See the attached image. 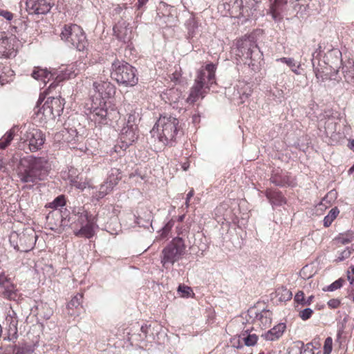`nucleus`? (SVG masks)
<instances>
[{
	"mask_svg": "<svg viewBox=\"0 0 354 354\" xmlns=\"http://www.w3.org/2000/svg\"><path fill=\"white\" fill-rule=\"evenodd\" d=\"M0 16H2L8 21L11 20L13 17V15L10 12L4 10H0Z\"/></svg>",
	"mask_w": 354,
	"mask_h": 354,
	"instance_id": "4d7b16f0",
	"label": "nucleus"
},
{
	"mask_svg": "<svg viewBox=\"0 0 354 354\" xmlns=\"http://www.w3.org/2000/svg\"><path fill=\"white\" fill-rule=\"evenodd\" d=\"M64 78L61 77L59 75H57L55 80L52 82L50 86L48 88V91H51L52 89L55 88L57 85L58 83L60 82Z\"/></svg>",
	"mask_w": 354,
	"mask_h": 354,
	"instance_id": "6e6d98bb",
	"label": "nucleus"
},
{
	"mask_svg": "<svg viewBox=\"0 0 354 354\" xmlns=\"http://www.w3.org/2000/svg\"><path fill=\"white\" fill-rule=\"evenodd\" d=\"M55 75L54 73L48 71L40 67H35L31 76L37 80H41L46 85V83Z\"/></svg>",
	"mask_w": 354,
	"mask_h": 354,
	"instance_id": "4be33fe9",
	"label": "nucleus"
},
{
	"mask_svg": "<svg viewBox=\"0 0 354 354\" xmlns=\"http://www.w3.org/2000/svg\"><path fill=\"white\" fill-rule=\"evenodd\" d=\"M0 286L5 289L4 295L8 297L15 295V289L13 284H11L3 274H0Z\"/></svg>",
	"mask_w": 354,
	"mask_h": 354,
	"instance_id": "a878e982",
	"label": "nucleus"
},
{
	"mask_svg": "<svg viewBox=\"0 0 354 354\" xmlns=\"http://www.w3.org/2000/svg\"><path fill=\"white\" fill-rule=\"evenodd\" d=\"M205 88L202 87L201 84H196L194 82V85L192 87L189 95L188 97V102L191 103L195 102L200 97H204V93H206Z\"/></svg>",
	"mask_w": 354,
	"mask_h": 354,
	"instance_id": "b1692460",
	"label": "nucleus"
},
{
	"mask_svg": "<svg viewBox=\"0 0 354 354\" xmlns=\"http://www.w3.org/2000/svg\"><path fill=\"white\" fill-rule=\"evenodd\" d=\"M186 246L180 237L174 238L162 251L161 263L165 268L178 261L185 253Z\"/></svg>",
	"mask_w": 354,
	"mask_h": 354,
	"instance_id": "20e7f679",
	"label": "nucleus"
},
{
	"mask_svg": "<svg viewBox=\"0 0 354 354\" xmlns=\"http://www.w3.org/2000/svg\"><path fill=\"white\" fill-rule=\"evenodd\" d=\"M26 6L29 14L44 15L51 9L50 0H26Z\"/></svg>",
	"mask_w": 354,
	"mask_h": 354,
	"instance_id": "9b49d317",
	"label": "nucleus"
},
{
	"mask_svg": "<svg viewBox=\"0 0 354 354\" xmlns=\"http://www.w3.org/2000/svg\"><path fill=\"white\" fill-rule=\"evenodd\" d=\"M110 187L111 182L106 181L104 184L101 185L99 191L95 194L94 197L97 200L104 198L109 193Z\"/></svg>",
	"mask_w": 354,
	"mask_h": 354,
	"instance_id": "c9c22d12",
	"label": "nucleus"
},
{
	"mask_svg": "<svg viewBox=\"0 0 354 354\" xmlns=\"http://www.w3.org/2000/svg\"><path fill=\"white\" fill-rule=\"evenodd\" d=\"M82 294L75 295L67 304V313L71 316H79L82 308Z\"/></svg>",
	"mask_w": 354,
	"mask_h": 354,
	"instance_id": "2eb2a0df",
	"label": "nucleus"
},
{
	"mask_svg": "<svg viewBox=\"0 0 354 354\" xmlns=\"http://www.w3.org/2000/svg\"><path fill=\"white\" fill-rule=\"evenodd\" d=\"M37 239L32 228H26L21 233L12 232L10 236V242L17 251L27 252L35 247Z\"/></svg>",
	"mask_w": 354,
	"mask_h": 354,
	"instance_id": "423d86ee",
	"label": "nucleus"
},
{
	"mask_svg": "<svg viewBox=\"0 0 354 354\" xmlns=\"http://www.w3.org/2000/svg\"><path fill=\"white\" fill-rule=\"evenodd\" d=\"M337 123L333 118H328L325 122V131L328 136H333L337 131Z\"/></svg>",
	"mask_w": 354,
	"mask_h": 354,
	"instance_id": "473e14b6",
	"label": "nucleus"
},
{
	"mask_svg": "<svg viewBox=\"0 0 354 354\" xmlns=\"http://www.w3.org/2000/svg\"><path fill=\"white\" fill-rule=\"evenodd\" d=\"M302 349L301 353L303 354H315L313 352V348H315L316 346H313V343H308L306 345L302 344Z\"/></svg>",
	"mask_w": 354,
	"mask_h": 354,
	"instance_id": "09e8293b",
	"label": "nucleus"
},
{
	"mask_svg": "<svg viewBox=\"0 0 354 354\" xmlns=\"http://www.w3.org/2000/svg\"><path fill=\"white\" fill-rule=\"evenodd\" d=\"M140 114L139 113L133 111H131L128 115V118L126 122V126L124 127L129 128H137L136 124L138 121H140Z\"/></svg>",
	"mask_w": 354,
	"mask_h": 354,
	"instance_id": "2f4dec72",
	"label": "nucleus"
},
{
	"mask_svg": "<svg viewBox=\"0 0 354 354\" xmlns=\"http://www.w3.org/2000/svg\"><path fill=\"white\" fill-rule=\"evenodd\" d=\"M113 78L119 84L125 86H133L138 81L135 68L127 62H120L119 60L112 63Z\"/></svg>",
	"mask_w": 354,
	"mask_h": 354,
	"instance_id": "39448f33",
	"label": "nucleus"
},
{
	"mask_svg": "<svg viewBox=\"0 0 354 354\" xmlns=\"http://www.w3.org/2000/svg\"><path fill=\"white\" fill-rule=\"evenodd\" d=\"M178 291L183 293V296L184 297H188L190 294V292H192V289L190 287L185 286V285H180L178 288Z\"/></svg>",
	"mask_w": 354,
	"mask_h": 354,
	"instance_id": "3c124183",
	"label": "nucleus"
},
{
	"mask_svg": "<svg viewBox=\"0 0 354 354\" xmlns=\"http://www.w3.org/2000/svg\"><path fill=\"white\" fill-rule=\"evenodd\" d=\"M333 339L330 337H328L324 342V354H330L333 348Z\"/></svg>",
	"mask_w": 354,
	"mask_h": 354,
	"instance_id": "de8ad7c7",
	"label": "nucleus"
},
{
	"mask_svg": "<svg viewBox=\"0 0 354 354\" xmlns=\"http://www.w3.org/2000/svg\"><path fill=\"white\" fill-rule=\"evenodd\" d=\"M283 11V7L277 6L276 5L270 4L269 14L271 15L272 19L275 22H279L283 17L281 12Z\"/></svg>",
	"mask_w": 354,
	"mask_h": 354,
	"instance_id": "c756f323",
	"label": "nucleus"
},
{
	"mask_svg": "<svg viewBox=\"0 0 354 354\" xmlns=\"http://www.w3.org/2000/svg\"><path fill=\"white\" fill-rule=\"evenodd\" d=\"M97 115L101 116L102 118H106L108 115V111L107 108L104 109L103 108L100 110L98 113H97Z\"/></svg>",
	"mask_w": 354,
	"mask_h": 354,
	"instance_id": "0e129e2a",
	"label": "nucleus"
},
{
	"mask_svg": "<svg viewBox=\"0 0 354 354\" xmlns=\"http://www.w3.org/2000/svg\"><path fill=\"white\" fill-rule=\"evenodd\" d=\"M66 204V200L63 195L57 196L54 201L50 204V207L52 208H58L64 206Z\"/></svg>",
	"mask_w": 354,
	"mask_h": 354,
	"instance_id": "79ce46f5",
	"label": "nucleus"
},
{
	"mask_svg": "<svg viewBox=\"0 0 354 354\" xmlns=\"http://www.w3.org/2000/svg\"><path fill=\"white\" fill-rule=\"evenodd\" d=\"M216 66L212 63L206 65L197 72L194 82L205 89L209 90L212 84H216L215 72Z\"/></svg>",
	"mask_w": 354,
	"mask_h": 354,
	"instance_id": "6e6552de",
	"label": "nucleus"
},
{
	"mask_svg": "<svg viewBox=\"0 0 354 354\" xmlns=\"http://www.w3.org/2000/svg\"><path fill=\"white\" fill-rule=\"evenodd\" d=\"M194 192L193 189L190 190L188 194H187L186 201H185V205L187 207H189V201L190 198L194 196Z\"/></svg>",
	"mask_w": 354,
	"mask_h": 354,
	"instance_id": "680f3d73",
	"label": "nucleus"
},
{
	"mask_svg": "<svg viewBox=\"0 0 354 354\" xmlns=\"http://www.w3.org/2000/svg\"><path fill=\"white\" fill-rule=\"evenodd\" d=\"M272 313L269 310H263L259 313H256V320L259 321L261 328L269 327L272 322Z\"/></svg>",
	"mask_w": 354,
	"mask_h": 354,
	"instance_id": "393cba45",
	"label": "nucleus"
},
{
	"mask_svg": "<svg viewBox=\"0 0 354 354\" xmlns=\"http://www.w3.org/2000/svg\"><path fill=\"white\" fill-rule=\"evenodd\" d=\"M109 83L104 82L100 88H98V92L101 94L102 97L103 99L108 98L109 99L110 90L109 89Z\"/></svg>",
	"mask_w": 354,
	"mask_h": 354,
	"instance_id": "c03bdc74",
	"label": "nucleus"
},
{
	"mask_svg": "<svg viewBox=\"0 0 354 354\" xmlns=\"http://www.w3.org/2000/svg\"><path fill=\"white\" fill-rule=\"evenodd\" d=\"M344 73L345 81L354 86V68Z\"/></svg>",
	"mask_w": 354,
	"mask_h": 354,
	"instance_id": "a18cd8bd",
	"label": "nucleus"
},
{
	"mask_svg": "<svg viewBox=\"0 0 354 354\" xmlns=\"http://www.w3.org/2000/svg\"><path fill=\"white\" fill-rule=\"evenodd\" d=\"M266 197L268 198L269 201L274 205L279 206L281 205L283 203H285V198L282 196L281 192H267Z\"/></svg>",
	"mask_w": 354,
	"mask_h": 354,
	"instance_id": "bb28decb",
	"label": "nucleus"
},
{
	"mask_svg": "<svg viewBox=\"0 0 354 354\" xmlns=\"http://www.w3.org/2000/svg\"><path fill=\"white\" fill-rule=\"evenodd\" d=\"M48 104V102H45L42 107L36 113L37 118L41 122H46L48 120H54L57 116Z\"/></svg>",
	"mask_w": 354,
	"mask_h": 354,
	"instance_id": "412c9836",
	"label": "nucleus"
},
{
	"mask_svg": "<svg viewBox=\"0 0 354 354\" xmlns=\"http://www.w3.org/2000/svg\"><path fill=\"white\" fill-rule=\"evenodd\" d=\"M270 180L271 183L279 187H283L288 184V176L278 173L272 174Z\"/></svg>",
	"mask_w": 354,
	"mask_h": 354,
	"instance_id": "c85d7f7f",
	"label": "nucleus"
},
{
	"mask_svg": "<svg viewBox=\"0 0 354 354\" xmlns=\"http://www.w3.org/2000/svg\"><path fill=\"white\" fill-rule=\"evenodd\" d=\"M49 170L50 165L46 159L30 156L20 160L17 174L21 182L33 185L44 180Z\"/></svg>",
	"mask_w": 354,
	"mask_h": 354,
	"instance_id": "f257e3e1",
	"label": "nucleus"
},
{
	"mask_svg": "<svg viewBox=\"0 0 354 354\" xmlns=\"http://www.w3.org/2000/svg\"><path fill=\"white\" fill-rule=\"evenodd\" d=\"M73 230L74 234L77 237L90 239L94 234L93 223L92 221L79 227H75Z\"/></svg>",
	"mask_w": 354,
	"mask_h": 354,
	"instance_id": "aec40b11",
	"label": "nucleus"
},
{
	"mask_svg": "<svg viewBox=\"0 0 354 354\" xmlns=\"http://www.w3.org/2000/svg\"><path fill=\"white\" fill-rule=\"evenodd\" d=\"M186 26L187 28V39H192L197 35L198 24L194 18H190L186 22Z\"/></svg>",
	"mask_w": 354,
	"mask_h": 354,
	"instance_id": "cd10ccee",
	"label": "nucleus"
},
{
	"mask_svg": "<svg viewBox=\"0 0 354 354\" xmlns=\"http://www.w3.org/2000/svg\"><path fill=\"white\" fill-rule=\"evenodd\" d=\"M114 117L116 118L118 116H120V110H115L113 106H112V117Z\"/></svg>",
	"mask_w": 354,
	"mask_h": 354,
	"instance_id": "774afa93",
	"label": "nucleus"
},
{
	"mask_svg": "<svg viewBox=\"0 0 354 354\" xmlns=\"http://www.w3.org/2000/svg\"><path fill=\"white\" fill-rule=\"evenodd\" d=\"M230 3H233L231 6L228 5V10H232L235 12L239 11V14L243 17H253L257 8V1L256 0H230Z\"/></svg>",
	"mask_w": 354,
	"mask_h": 354,
	"instance_id": "1a4fd4ad",
	"label": "nucleus"
},
{
	"mask_svg": "<svg viewBox=\"0 0 354 354\" xmlns=\"http://www.w3.org/2000/svg\"><path fill=\"white\" fill-rule=\"evenodd\" d=\"M258 339V336L256 334L252 333V335H248L245 337H243L242 341L244 342L245 346H253L257 344Z\"/></svg>",
	"mask_w": 354,
	"mask_h": 354,
	"instance_id": "ea45409f",
	"label": "nucleus"
},
{
	"mask_svg": "<svg viewBox=\"0 0 354 354\" xmlns=\"http://www.w3.org/2000/svg\"><path fill=\"white\" fill-rule=\"evenodd\" d=\"M353 241V234H348L346 237H339V241L342 244H347Z\"/></svg>",
	"mask_w": 354,
	"mask_h": 354,
	"instance_id": "13d9d810",
	"label": "nucleus"
},
{
	"mask_svg": "<svg viewBox=\"0 0 354 354\" xmlns=\"http://www.w3.org/2000/svg\"><path fill=\"white\" fill-rule=\"evenodd\" d=\"M313 299H314L313 295L308 297L306 299H305L303 306L310 305L312 303Z\"/></svg>",
	"mask_w": 354,
	"mask_h": 354,
	"instance_id": "338daca9",
	"label": "nucleus"
},
{
	"mask_svg": "<svg viewBox=\"0 0 354 354\" xmlns=\"http://www.w3.org/2000/svg\"><path fill=\"white\" fill-rule=\"evenodd\" d=\"M164 95L166 96L170 104L176 103L178 101V98L180 97V93L178 89L175 88H171L167 91L164 93Z\"/></svg>",
	"mask_w": 354,
	"mask_h": 354,
	"instance_id": "e433bc0d",
	"label": "nucleus"
},
{
	"mask_svg": "<svg viewBox=\"0 0 354 354\" xmlns=\"http://www.w3.org/2000/svg\"><path fill=\"white\" fill-rule=\"evenodd\" d=\"M252 333H251L250 332H249V330H243L241 332V333L239 335V341H242L243 340V337H245L248 335H252Z\"/></svg>",
	"mask_w": 354,
	"mask_h": 354,
	"instance_id": "69168bd1",
	"label": "nucleus"
},
{
	"mask_svg": "<svg viewBox=\"0 0 354 354\" xmlns=\"http://www.w3.org/2000/svg\"><path fill=\"white\" fill-rule=\"evenodd\" d=\"M59 37L66 45L79 51L84 50L88 46L83 29L75 24H64L61 28Z\"/></svg>",
	"mask_w": 354,
	"mask_h": 354,
	"instance_id": "f03ea898",
	"label": "nucleus"
},
{
	"mask_svg": "<svg viewBox=\"0 0 354 354\" xmlns=\"http://www.w3.org/2000/svg\"><path fill=\"white\" fill-rule=\"evenodd\" d=\"M239 55L245 57L246 59H253L254 54L258 55L259 49L253 39L250 38H245L238 41Z\"/></svg>",
	"mask_w": 354,
	"mask_h": 354,
	"instance_id": "9d476101",
	"label": "nucleus"
},
{
	"mask_svg": "<svg viewBox=\"0 0 354 354\" xmlns=\"http://www.w3.org/2000/svg\"><path fill=\"white\" fill-rule=\"evenodd\" d=\"M351 270L348 271L347 277L348 280L350 281V283H354V266L350 267Z\"/></svg>",
	"mask_w": 354,
	"mask_h": 354,
	"instance_id": "bf43d9fd",
	"label": "nucleus"
},
{
	"mask_svg": "<svg viewBox=\"0 0 354 354\" xmlns=\"http://www.w3.org/2000/svg\"><path fill=\"white\" fill-rule=\"evenodd\" d=\"M341 301L338 299H331L328 301V306L330 308H337L340 306Z\"/></svg>",
	"mask_w": 354,
	"mask_h": 354,
	"instance_id": "5fc2aeb1",
	"label": "nucleus"
},
{
	"mask_svg": "<svg viewBox=\"0 0 354 354\" xmlns=\"http://www.w3.org/2000/svg\"><path fill=\"white\" fill-rule=\"evenodd\" d=\"M313 313V310L310 308H306L299 312L300 318L304 320H308L310 319Z\"/></svg>",
	"mask_w": 354,
	"mask_h": 354,
	"instance_id": "49530a36",
	"label": "nucleus"
},
{
	"mask_svg": "<svg viewBox=\"0 0 354 354\" xmlns=\"http://www.w3.org/2000/svg\"><path fill=\"white\" fill-rule=\"evenodd\" d=\"M277 62H281L282 63L286 64L292 70L293 73L297 75L299 74L298 71V68L300 66L299 64H297L293 58L291 57H281L277 60Z\"/></svg>",
	"mask_w": 354,
	"mask_h": 354,
	"instance_id": "7c9ffc66",
	"label": "nucleus"
},
{
	"mask_svg": "<svg viewBox=\"0 0 354 354\" xmlns=\"http://www.w3.org/2000/svg\"><path fill=\"white\" fill-rule=\"evenodd\" d=\"M14 41L15 38L8 37L5 33L0 35V57L10 58L15 56L16 51L14 48Z\"/></svg>",
	"mask_w": 354,
	"mask_h": 354,
	"instance_id": "f8f14e48",
	"label": "nucleus"
},
{
	"mask_svg": "<svg viewBox=\"0 0 354 354\" xmlns=\"http://www.w3.org/2000/svg\"><path fill=\"white\" fill-rule=\"evenodd\" d=\"M137 128L123 127L121 130L120 140L123 143V147L125 148L132 145V143L137 139L138 136L136 133Z\"/></svg>",
	"mask_w": 354,
	"mask_h": 354,
	"instance_id": "f3484780",
	"label": "nucleus"
},
{
	"mask_svg": "<svg viewBox=\"0 0 354 354\" xmlns=\"http://www.w3.org/2000/svg\"><path fill=\"white\" fill-rule=\"evenodd\" d=\"M305 297H304V293L303 291H298L297 294L295 296V301L303 306L304 303Z\"/></svg>",
	"mask_w": 354,
	"mask_h": 354,
	"instance_id": "864d4df0",
	"label": "nucleus"
},
{
	"mask_svg": "<svg viewBox=\"0 0 354 354\" xmlns=\"http://www.w3.org/2000/svg\"><path fill=\"white\" fill-rule=\"evenodd\" d=\"M351 253H352V250H351V248H347L346 249H345L344 251L342 252V253L340 254V256L338 257L337 261H344V259L348 258L351 256Z\"/></svg>",
	"mask_w": 354,
	"mask_h": 354,
	"instance_id": "8fccbe9b",
	"label": "nucleus"
},
{
	"mask_svg": "<svg viewBox=\"0 0 354 354\" xmlns=\"http://www.w3.org/2000/svg\"><path fill=\"white\" fill-rule=\"evenodd\" d=\"M21 140L26 143L31 151H36L41 149L45 141V136L40 129L35 127H28L21 136Z\"/></svg>",
	"mask_w": 354,
	"mask_h": 354,
	"instance_id": "0eeeda50",
	"label": "nucleus"
},
{
	"mask_svg": "<svg viewBox=\"0 0 354 354\" xmlns=\"http://www.w3.org/2000/svg\"><path fill=\"white\" fill-rule=\"evenodd\" d=\"M13 354H24L23 347L15 346L13 348Z\"/></svg>",
	"mask_w": 354,
	"mask_h": 354,
	"instance_id": "e2e57ef3",
	"label": "nucleus"
},
{
	"mask_svg": "<svg viewBox=\"0 0 354 354\" xmlns=\"http://www.w3.org/2000/svg\"><path fill=\"white\" fill-rule=\"evenodd\" d=\"M71 221L70 225L72 229L79 227L91 221L88 212L82 208L74 209L73 210V215L70 216L68 221L70 222Z\"/></svg>",
	"mask_w": 354,
	"mask_h": 354,
	"instance_id": "ddd939ff",
	"label": "nucleus"
},
{
	"mask_svg": "<svg viewBox=\"0 0 354 354\" xmlns=\"http://www.w3.org/2000/svg\"><path fill=\"white\" fill-rule=\"evenodd\" d=\"M14 137V130L10 129L0 140V148L6 149L11 142Z\"/></svg>",
	"mask_w": 354,
	"mask_h": 354,
	"instance_id": "72a5a7b5",
	"label": "nucleus"
},
{
	"mask_svg": "<svg viewBox=\"0 0 354 354\" xmlns=\"http://www.w3.org/2000/svg\"><path fill=\"white\" fill-rule=\"evenodd\" d=\"M286 326L283 323L274 326L272 328L263 334L261 336L268 341H276L282 336Z\"/></svg>",
	"mask_w": 354,
	"mask_h": 354,
	"instance_id": "a211bd4d",
	"label": "nucleus"
},
{
	"mask_svg": "<svg viewBox=\"0 0 354 354\" xmlns=\"http://www.w3.org/2000/svg\"><path fill=\"white\" fill-rule=\"evenodd\" d=\"M339 212V211L337 207L331 209L328 215H326L324 218V225L325 227H329L333 220L337 217Z\"/></svg>",
	"mask_w": 354,
	"mask_h": 354,
	"instance_id": "f704fd0d",
	"label": "nucleus"
},
{
	"mask_svg": "<svg viewBox=\"0 0 354 354\" xmlns=\"http://www.w3.org/2000/svg\"><path fill=\"white\" fill-rule=\"evenodd\" d=\"M6 322L7 325L8 326V339L10 340L16 339L17 337V324H18V318L17 314L15 311H10L6 316Z\"/></svg>",
	"mask_w": 354,
	"mask_h": 354,
	"instance_id": "4468645a",
	"label": "nucleus"
},
{
	"mask_svg": "<svg viewBox=\"0 0 354 354\" xmlns=\"http://www.w3.org/2000/svg\"><path fill=\"white\" fill-rule=\"evenodd\" d=\"M315 53H314L313 54V58L312 59V64H313L314 72L315 73L317 80L319 82H323L326 80L332 79L331 75L329 73L330 68L327 66H322L319 65L320 67H319V66L315 67V58H314ZM324 65H326V64L324 63Z\"/></svg>",
	"mask_w": 354,
	"mask_h": 354,
	"instance_id": "6ab92c4d",
	"label": "nucleus"
},
{
	"mask_svg": "<svg viewBox=\"0 0 354 354\" xmlns=\"http://www.w3.org/2000/svg\"><path fill=\"white\" fill-rule=\"evenodd\" d=\"M309 268L308 266H304L299 272V276L304 279H308L312 277L313 274L308 273Z\"/></svg>",
	"mask_w": 354,
	"mask_h": 354,
	"instance_id": "603ef678",
	"label": "nucleus"
},
{
	"mask_svg": "<svg viewBox=\"0 0 354 354\" xmlns=\"http://www.w3.org/2000/svg\"><path fill=\"white\" fill-rule=\"evenodd\" d=\"M39 344V337H35V339L32 341V344L25 343L22 347L24 349V354H32L35 348L38 346Z\"/></svg>",
	"mask_w": 354,
	"mask_h": 354,
	"instance_id": "58836bf2",
	"label": "nucleus"
},
{
	"mask_svg": "<svg viewBox=\"0 0 354 354\" xmlns=\"http://www.w3.org/2000/svg\"><path fill=\"white\" fill-rule=\"evenodd\" d=\"M46 102L49 103V106L52 109V111H53L56 115H60L61 113L63 111L64 106L65 104L64 99L60 97H48Z\"/></svg>",
	"mask_w": 354,
	"mask_h": 354,
	"instance_id": "5701e85b",
	"label": "nucleus"
},
{
	"mask_svg": "<svg viewBox=\"0 0 354 354\" xmlns=\"http://www.w3.org/2000/svg\"><path fill=\"white\" fill-rule=\"evenodd\" d=\"M113 34L119 41L126 43L129 40L130 37L129 36V29L127 28V24L125 21H119L112 28Z\"/></svg>",
	"mask_w": 354,
	"mask_h": 354,
	"instance_id": "dca6fc26",
	"label": "nucleus"
},
{
	"mask_svg": "<svg viewBox=\"0 0 354 354\" xmlns=\"http://www.w3.org/2000/svg\"><path fill=\"white\" fill-rule=\"evenodd\" d=\"M155 127L159 132L158 139L165 145L171 144L179 133L181 127L178 118L171 115H160Z\"/></svg>",
	"mask_w": 354,
	"mask_h": 354,
	"instance_id": "7ed1b4c3",
	"label": "nucleus"
},
{
	"mask_svg": "<svg viewBox=\"0 0 354 354\" xmlns=\"http://www.w3.org/2000/svg\"><path fill=\"white\" fill-rule=\"evenodd\" d=\"M344 282V279L340 278L329 285L326 289L324 288V290L330 292L336 290L343 286Z\"/></svg>",
	"mask_w": 354,
	"mask_h": 354,
	"instance_id": "37998d69",
	"label": "nucleus"
},
{
	"mask_svg": "<svg viewBox=\"0 0 354 354\" xmlns=\"http://www.w3.org/2000/svg\"><path fill=\"white\" fill-rule=\"evenodd\" d=\"M71 184L72 186L80 190H84L88 185L87 182L82 181V178H80L79 177L71 179Z\"/></svg>",
	"mask_w": 354,
	"mask_h": 354,
	"instance_id": "a19ab883",
	"label": "nucleus"
},
{
	"mask_svg": "<svg viewBox=\"0 0 354 354\" xmlns=\"http://www.w3.org/2000/svg\"><path fill=\"white\" fill-rule=\"evenodd\" d=\"M276 292L277 295L279 296V300L281 301H288L292 298V292L284 287L278 288Z\"/></svg>",
	"mask_w": 354,
	"mask_h": 354,
	"instance_id": "4c0bfd02",
	"label": "nucleus"
},
{
	"mask_svg": "<svg viewBox=\"0 0 354 354\" xmlns=\"http://www.w3.org/2000/svg\"><path fill=\"white\" fill-rule=\"evenodd\" d=\"M288 0H274L271 4L277 6L283 7L287 3Z\"/></svg>",
	"mask_w": 354,
	"mask_h": 354,
	"instance_id": "052dcab7",
	"label": "nucleus"
}]
</instances>
